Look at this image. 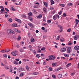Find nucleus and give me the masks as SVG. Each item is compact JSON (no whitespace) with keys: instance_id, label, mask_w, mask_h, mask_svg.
Segmentation results:
<instances>
[{"instance_id":"nucleus-31","label":"nucleus","mask_w":79,"mask_h":79,"mask_svg":"<svg viewBox=\"0 0 79 79\" xmlns=\"http://www.w3.org/2000/svg\"><path fill=\"white\" fill-rule=\"evenodd\" d=\"M52 65L53 66H56V63H53L52 64Z\"/></svg>"},{"instance_id":"nucleus-30","label":"nucleus","mask_w":79,"mask_h":79,"mask_svg":"<svg viewBox=\"0 0 79 79\" xmlns=\"http://www.w3.org/2000/svg\"><path fill=\"white\" fill-rule=\"evenodd\" d=\"M11 9L13 11H15V10H15V9L14 8H13V7H11Z\"/></svg>"},{"instance_id":"nucleus-12","label":"nucleus","mask_w":79,"mask_h":79,"mask_svg":"<svg viewBox=\"0 0 79 79\" xmlns=\"http://www.w3.org/2000/svg\"><path fill=\"white\" fill-rule=\"evenodd\" d=\"M74 40H77V35H76L73 37Z\"/></svg>"},{"instance_id":"nucleus-35","label":"nucleus","mask_w":79,"mask_h":79,"mask_svg":"<svg viewBox=\"0 0 79 79\" xmlns=\"http://www.w3.org/2000/svg\"><path fill=\"white\" fill-rule=\"evenodd\" d=\"M42 17V15L41 14H40L39 16H38V18H41Z\"/></svg>"},{"instance_id":"nucleus-28","label":"nucleus","mask_w":79,"mask_h":79,"mask_svg":"<svg viewBox=\"0 0 79 79\" xmlns=\"http://www.w3.org/2000/svg\"><path fill=\"white\" fill-rule=\"evenodd\" d=\"M31 42H34V38H32L31 40Z\"/></svg>"},{"instance_id":"nucleus-10","label":"nucleus","mask_w":79,"mask_h":79,"mask_svg":"<svg viewBox=\"0 0 79 79\" xmlns=\"http://www.w3.org/2000/svg\"><path fill=\"white\" fill-rule=\"evenodd\" d=\"M43 10L44 11V13H47V8H46L45 7L43 8Z\"/></svg>"},{"instance_id":"nucleus-1","label":"nucleus","mask_w":79,"mask_h":79,"mask_svg":"<svg viewBox=\"0 0 79 79\" xmlns=\"http://www.w3.org/2000/svg\"><path fill=\"white\" fill-rule=\"evenodd\" d=\"M8 33H10V34H13L14 33V31L12 30L11 29H9L7 31Z\"/></svg>"},{"instance_id":"nucleus-43","label":"nucleus","mask_w":79,"mask_h":79,"mask_svg":"<svg viewBox=\"0 0 79 79\" xmlns=\"http://www.w3.org/2000/svg\"><path fill=\"white\" fill-rule=\"evenodd\" d=\"M41 50L44 51L45 50V48L43 47L41 49Z\"/></svg>"},{"instance_id":"nucleus-16","label":"nucleus","mask_w":79,"mask_h":79,"mask_svg":"<svg viewBox=\"0 0 79 79\" xmlns=\"http://www.w3.org/2000/svg\"><path fill=\"white\" fill-rule=\"evenodd\" d=\"M68 6H73V3H68L67 5Z\"/></svg>"},{"instance_id":"nucleus-23","label":"nucleus","mask_w":79,"mask_h":79,"mask_svg":"<svg viewBox=\"0 0 79 79\" xmlns=\"http://www.w3.org/2000/svg\"><path fill=\"white\" fill-rule=\"evenodd\" d=\"M67 16V15H66V13H64L63 14L62 16L63 17H66V16Z\"/></svg>"},{"instance_id":"nucleus-33","label":"nucleus","mask_w":79,"mask_h":79,"mask_svg":"<svg viewBox=\"0 0 79 79\" xmlns=\"http://www.w3.org/2000/svg\"><path fill=\"white\" fill-rule=\"evenodd\" d=\"M22 18H26V16L24 15H22Z\"/></svg>"},{"instance_id":"nucleus-5","label":"nucleus","mask_w":79,"mask_h":79,"mask_svg":"<svg viewBox=\"0 0 79 79\" xmlns=\"http://www.w3.org/2000/svg\"><path fill=\"white\" fill-rule=\"evenodd\" d=\"M75 50H79V46H76L74 48Z\"/></svg>"},{"instance_id":"nucleus-44","label":"nucleus","mask_w":79,"mask_h":79,"mask_svg":"<svg viewBox=\"0 0 79 79\" xmlns=\"http://www.w3.org/2000/svg\"><path fill=\"white\" fill-rule=\"evenodd\" d=\"M5 10L7 12H9V10L7 8H5Z\"/></svg>"},{"instance_id":"nucleus-9","label":"nucleus","mask_w":79,"mask_h":79,"mask_svg":"<svg viewBox=\"0 0 79 79\" xmlns=\"http://www.w3.org/2000/svg\"><path fill=\"white\" fill-rule=\"evenodd\" d=\"M19 51L20 52H24V50L22 48H20L19 49Z\"/></svg>"},{"instance_id":"nucleus-50","label":"nucleus","mask_w":79,"mask_h":79,"mask_svg":"<svg viewBox=\"0 0 79 79\" xmlns=\"http://www.w3.org/2000/svg\"><path fill=\"white\" fill-rule=\"evenodd\" d=\"M0 11H5V10H4V8H2L1 9Z\"/></svg>"},{"instance_id":"nucleus-40","label":"nucleus","mask_w":79,"mask_h":79,"mask_svg":"<svg viewBox=\"0 0 79 79\" xmlns=\"http://www.w3.org/2000/svg\"><path fill=\"white\" fill-rule=\"evenodd\" d=\"M33 74L35 75H37V74H38V73L37 72H34L33 73Z\"/></svg>"},{"instance_id":"nucleus-14","label":"nucleus","mask_w":79,"mask_h":79,"mask_svg":"<svg viewBox=\"0 0 79 79\" xmlns=\"http://www.w3.org/2000/svg\"><path fill=\"white\" fill-rule=\"evenodd\" d=\"M51 58H52V60H55V59L56 58L55 57V56L53 55L51 56Z\"/></svg>"},{"instance_id":"nucleus-51","label":"nucleus","mask_w":79,"mask_h":79,"mask_svg":"<svg viewBox=\"0 0 79 79\" xmlns=\"http://www.w3.org/2000/svg\"><path fill=\"white\" fill-rule=\"evenodd\" d=\"M52 68L50 67L49 68V70H50V71H52Z\"/></svg>"},{"instance_id":"nucleus-48","label":"nucleus","mask_w":79,"mask_h":79,"mask_svg":"<svg viewBox=\"0 0 79 79\" xmlns=\"http://www.w3.org/2000/svg\"><path fill=\"white\" fill-rule=\"evenodd\" d=\"M24 76V74L23 73H21L20 75V76H21V77H22V76Z\"/></svg>"},{"instance_id":"nucleus-57","label":"nucleus","mask_w":79,"mask_h":79,"mask_svg":"<svg viewBox=\"0 0 79 79\" xmlns=\"http://www.w3.org/2000/svg\"><path fill=\"white\" fill-rule=\"evenodd\" d=\"M32 52H33L34 53H36V52H35V50H33Z\"/></svg>"},{"instance_id":"nucleus-2","label":"nucleus","mask_w":79,"mask_h":79,"mask_svg":"<svg viewBox=\"0 0 79 79\" xmlns=\"http://www.w3.org/2000/svg\"><path fill=\"white\" fill-rule=\"evenodd\" d=\"M71 48L70 47H68L67 49L68 53H69L71 52Z\"/></svg>"},{"instance_id":"nucleus-3","label":"nucleus","mask_w":79,"mask_h":79,"mask_svg":"<svg viewBox=\"0 0 79 79\" xmlns=\"http://www.w3.org/2000/svg\"><path fill=\"white\" fill-rule=\"evenodd\" d=\"M57 18H60V16L58 15H55L53 17V19H56Z\"/></svg>"},{"instance_id":"nucleus-63","label":"nucleus","mask_w":79,"mask_h":79,"mask_svg":"<svg viewBox=\"0 0 79 79\" xmlns=\"http://www.w3.org/2000/svg\"><path fill=\"white\" fill-rule=\"evenodd\" d=\"M16 61H19V59H15Z\"/></svg>"},{"instance_id":"nucleus-4","label":"nucleus","mask_w":79,"mask_h":79,"mask_svg":"<svg viewBox=\"0 0 79 79\" xmlns=\"http://www.w3.org/2000/svg\"><path fill=\"white\" fill-rule=\"evenodd\" d=\"M66 50V49L65 48H63L60 49V51L62 52H65Z\"/></svg>"},{"instance_id":"nucleus-34","label":"nucleus","mask_w":79,"mask_h":79,"mask_svg":"<svg viewBox=\"0 0 79 79\" xmlns=\"http://www.w3.org/2000/svg\"><path fill=\"white\" fill-rule=\"evenodd\" d=\"M26 69H27V71H29V66H26Z\"/></svg>"},{"instance_id":"nucleus-25","label":"nucleus","mask_w":79,"mask_h":79,"mask_svg":"<svg viewBox=\"0 0 79 79\" xmlns=\"http://www.w3.org/2000/svg\"><path fill=\"white\" fill-rule=\"evenodd\" d=\"M62 69V68L60 67L57 69L56 70V71H58L59 70H60V69Z\"/></svg>"},{"instance_id":"nucleus-6","label":"nucleus","mask_w":79,"mask_h":79,"mask_svg":"<svg viewBox=\"0 0 79 79\" xmlns=\"http://www.w3.org/2000/svg\"><path fill=\"white\" fill-rule=\"evenodd\" d=\"M28 25H29V26L30 27H31V28H34V25H33V24L29 23H28Z\"/></svg>"},{"instance_id":"nucleus-49","label":"nucleus","mask_w":79,"mask_h":79,"mask_svg":"<svg viewBox=\"0 0 79 79\" xmlns=\"http://www.w3.org/2000/svg\"><path fill=\"white\" fill-rule=\"evenodd\" d=\"M49 60H53L52 59V58L51 57V56H49Z\"/></svg>"},{"instance_id":"nucleus-47","label":"nucleus","mask_w":79,"mask_h":79,"mask_svg":"<svg viewBox=\"0 0 79 79\" xmlns=\"http://www.w3.org/2000/svg\"><path fill=\"white\" fill-rule=\"evenodd\" d=\"M16 47L18 48H19L20 47V46H19V44H17Z\"/></svg>"},{"instance_id":"nucleus-42","label":"nucleus","mask_w":79,"mask_h":79,"mask_svg":"<svg viewBox=\"0 0 79 79\" xmlns=\"http://www.w3.org/2000/svg\"><path fill=\"white\" fill-rule=\"evenodd\" d=\"M51 23V20H48L47 21V23L48 24H49V23Z\"/></svg>"},{"instance_id":"nucleus-62","label":"nucleus","mask_w":79,"mask_h":79,"mask_svg":"<svg viewBox=\"0 0 79 79\" xmlns=\"http://www.w3.org/2000/svg\"><path fill=\"white\" fill-rule=\"evenodd\" d=\"M61 58H62L63 60H66V58L64 57H61Z\"/></svg>"},{"instance_id":"nucleus-53","label":"nucleus","mask_w":79,"mask_h":79,"mask_svg":"<svg viewBox=\"0 0 79 79\" xmlns=\"http://www.w3.org/2000/svg\"><path fill=\"white\" fill-rule=\"evenodd\" d=\"M60 38V36H57V38L56 39L57 40H59Z\"/></svg>"},{"instance_id":"nucleus-41","label":"nucleus","mask_w":79,"mask_h":79,"mask_svg":"<svg viewBox=\"0 0 79 79\" xmlns=\"http://www.w3.org/2000/svg\"><path fill=\"white\" fill-rule=\"evenodd\" d=\"M64 56L65 57H67V58H68V57H69V55H68L67 54H64Z\"/></svg>"},{"instance_id":"nucleus-32","label":"nucleus","mask_w":79,"mask_h":79,"mask_svg":"<svg viewBox=\"0 0 79 79\" xmlns=\"http://www.w3.org/2000/svg\"><path fill=\"white\" fill-rule=\"evenodd\" d=\"M16 21H17V22H18L19 24L21 23V20H16Z\"/></svg>"},{"instance_id":"nucleus-26","label":"nucleus","mask_w":79,"mask_h":79,"mask_svg":"<svg viewBox=\"0 0 79 79\" xmlns=\"http://www.w3.org/2000/svg\"><path fill=\"white\" fill-rule=\"evenodd\" d=\"M3 56L5 58H7V57H8V55H7L6 54H5L3 55Z\"/></svg>"},{"instance_id":"nucleus-29","label":"nucleus","mask_w":79,"mask_h":79,"mask_svg":"<svg viewBox=\"0 0 79 79\" xmlns=\"http://www.w3.org/2000/svg\"><path fill=\"white\" fill-rule=\"evenodd\" d=\"M52 77H53L54 79H56V76H55V75L53 74L52 75Z\"/></svg>"},{"instance_id":"nucleus-24","label":"nucleus","mask_w":79,"mask_h":79,"mask_svg":"<svg viewBox=\"0 0 79 79\" xmlns=\"http://www.w3.org/2000/svg\"><path fill=\"white\" fill-rule=\"evenodd\" d=\"M51 5H53L55 3V2H54V1H53V0H51Z\"/></svg>"},{"instance_id":"nucleus-20","label":"nucleus","mask_w":79,"mask_h":79,"mask_svg":"<svg viewBox=\"0 0 79 79\" xmlns=\"http://www.w3.org/2000/svg\"><path fill=\"white\" fill-rule=\"evenodd\" d=\"M14 64H16V65H18V64H19V63H18V62H17L16 61H15L14 62Z\"/></svg>"},{"instance_id":"nucleus-38","label":"nucleus","mask_w":79,"mask_h":79,"mask_svg":"<svg viewBox=\"0 0 79 79\" xmlns=\"http://www.w3.org/2000/svg\"><path fill=\"white\" fill-rule=\"evenodd\" d=\"M28 19H29V20H33V19H32L31 17H29L28 18Z\"/></svg>"},{"instance_id":"nucleus-39","label":"nucleus","mask_w":79,"mask_h":79,"mask_svg":"<svg viewBox=\"0 0 79 79\" xmlns=\"http://www.w3.org/2000/svg\"><path fill=\"white\" fill-rule=\"evenodd\" d=\"M29 16H32V13L31 12H30V13H29L28 14Z\"/></svg>"},{"instance_id":"nucleus-54","label":"nucleus","mask_w":79,"mask_h":79,"mask_svg":"<svg viewBox=\"0 0 79 79\" xmlns=\"http://www.w3.org/2000/svg\"><path fill=\"white\" fill-rule=\"evenodd\" d=\"M32 12H33V13H34L35 11V9H33L32 10Z\"/></svg>"},{"instance_id":"nucleus-11","label":"nucleus","mask_w":79,"mask_h":79,"mask_svg":"<svg viewBox=\"0 0 79 79\" xmlns=\"http://www.w3.org/2000/svg\"><path fill=\"white\" fill-rule=\"evenodd\" d=\"M73 43H72L71 41H69L68 44V45H71Z\"/></svg>"},{"instance_id":"nucleus-55","label":"nucleus","mask_w":79,"mask_h":79,"mask_svg":"<svg viewBox=\"0 0 79 79\" xmlns=\"http://www.w3.org/2000/svg\"><path fill=\"white\" fill-rule=\"evenodd\" d=\"M17 32H18V33H21V31L19 30L18 29V31H17Z\"/></svg>"},{"instance_id":"nucleus-37","label":"nucleus","mask_w":79,"mask_h":79,"mask_svg":"<svg viewBox=\"0 0 79 79\" xmlns=\"http://www.w3.org/2000/svg\"><path fill=\"white\" fill-rule=\"evenodd\" d=\"M62 13H63V11L61 10L59 13L58 14L59 15H61V14Z\"/></svg>"},{"instance_id":"nucleus-13","label":"nucleus","mask_w":79,"mask_h":79,"mask_svg":"<svg viewBox=\"0 0 79 79\" xmlns=\"http://www.w3.org/2000/svg\"><path fill=\"white\" fill-rule=\"evenodd\" d=\"M27 48H29V50L31 51V50H32V46L31 45H29V46L27 47Z\"/></svg>"},{"instance_id":"nucleus-58","label":"nucleus","mask_w":79,"mask_h":79,"mask_svg":"<svg viewBox=\"0 0 79 79\" xmlns=\"http://www.w3.org/2000/svg\"><path fill=\"white\" fill-rule=\"evenodd\" d=\"M14 31H15V32H17V31H18V29H14Z\"/></svg>"},{"instance_id":"nucleus-15","label":"nucleus","mask_w":79,"mask_h":79,"mask_svg":"<svg viewBox=\"0 0 79 79\" xmlns=\"http://www.w3.org/2000/svg\"><path fill=\"white\" fill-rule=\"evenodd\" d=\"M44 3L45 6L47 7V6H48V4H47V2H44Z\"/></svg>"},{"instance_id":"nucleus-46","label":"nucleus","mask_w":79,"mask_h":79,"mask_svg":"<svg viewBox=\"0 0 79 79\" xmlns=\"http://www.w3.org/2000/svg\"><path fill=\"white\" fill-rule=\"evenodd\" d=\"M67 32H71V28H69V29L67 31Z\"/></svg>"},{"instance_id":"nucleus-52","label":"nucleus","mask_w":79,"mask_h":79,"mask_svg":"<svg viewBox=\"0 0 79 79\" xmlns=\"http://www.w3.org/2000/svg\"><path fill=\"white\" fill-rule=\"evenodd\" d=\"M18 70L19 71V72H20V71H21V68H19L18 69Z\"/></svg>"},{"instance_id":"nucleus-59","label":"nucleus","mask_w":79,"mask_h":79,"mask_svg":"<svg viewBox=\"0 0 79 79\" xmlns=\"http://www.w3.org/2000/svg\"><path fill=\"white\" fill-rule=\"evenodd\" d=\"M1 66H4V64H3L2 62H1Z\"/></svg>"},{"instance_id":"nucleus-27","label":"nucleus","mask_w":79,"mask_h":79,"mask_svg":"<svg viewBox=\"0 0 79 79\" xmlns=\"http://www.w3.org/2000/svg\"><path fill=\"white\" fill-rule=\"evenodd\" d=\"M79 20H76V24L77 25H78L79 23Z\"/></svg>"},{"instance_id":"nucleus-18","label":"nucleus","mask_w":79,"mask_h":79,"mask_svg":"<svg viewBox=\"0 0 79 79\" xmlns=\"http://www.w3.org/2000/svg\"><path fill=\"white\" fill-rule=\"evenodd\" d=\"M4 67L6 69H9V68L8 67V66H6V65H5L4 66Z\"/></svg>"},{"instance_id":"nucleus-19","label":"nucleus","mask_w":79,"mask_h":79,"mask_svg":"<svg viewBox=\"0 0 79 79\" xmlns=\"http://www.w3.org/2000/svg\"><path fill=\"white\" fill-rule=\"evenodd\" d=\"M11 54H12V55H13V56H15L16 55V54L15 53V52H12Z\"/></svg>"},{"instance_id":"nucleus-45","label":"nucleus","mask_w":79,"mask_h":79,"mask_svg":"<svg viewBox=\"0 0 79 79\" xmlns=\"http://www.w3.org/2000/svg\"><path fill=\"white\" fill-rule=\"evenodd\" d=\"M40 55L39 54H37L36 55V57H37V58H40Z\"/></svg>"},{"instance_id":"nucleus-61","label":"nucleus","mask_w":79,"mask_h":79,"mask_svg":"<svg viewBox=\"0 0 79 79\" xmlns=\"http://www.w3.org/2000/svg\"><path fill=\"white\" fill-rule=\"evenodd\" d=\"M41 29L42 30H45V28L44 27H41Z\"/></svg>"},{"instance_id":"nucleus-22","label":"nucleus","mask_w":79,"mask_h":79,"mask_svg":"<svg viewBox=\"0 0 79 79\" xmlns=\"http://www.w3.org/2000/svg\"><path fill=\"white\" fill-rule=\"evenodd\" d=\"M21 36L19 35L17 38V40H21Z\"/></svg>"},{"instance_id":"nucleus-36","label":"nucleus","mask_w":79,"mask_h":79,"mask_svg":"<svg viewBox=\"0 0 79 79\" xmlns=\"http://www.w3.org/2000/svg\"><path fill=\"white\" fill-rule=\"evenodd\" d=\"M1 52H2V53H5V52H6V51H5V50H1Z\"/></svg>"},{"instance_id":"nucleus-8","label":"nucleus","mask_w":79,"mask_h":79,"mask_svg":"<svg viewBox=\"0 0 79 79\" xmlns=\"http://www.w3.org/2000/svg\"><path fill=\"white\" fill-rule=\"evenodd\" d=\"M57 77L58 78L60 79V78H61V77H62V75H61V74H59L58 75Z\"/></svg>"},{"instance_id":"nucleus-60","label":"nucleus","mask_w":79,"mask_h":79,"mask_svg":"<svg viewBox=\"0 0 79 79\" xmlns=\"http://www.w3.org/2000/svg\"><path fill=\"white\" fill-rule=\"evenodd\" d=\"M41 55L42 56H45L44 54H41Z\"/></svg>"},{"instance_id":"nucleus-64","label":"nucleus","mask_w":79,"mask_h":79,"mask_svg":"<svg viewBox=\"0 0 79 79\" xmlns=\"http://www.w3.org/2000/svg\"><path fill=\"white\" fill-rule=\"evenodd\" d=\"M10 72H12L13 71V70L12 69H10Z\"/></svg>"},{"instance_id":"nucleus-7","label":"nucleus","mask_w":79,"mask_h":79,"mask_svg":"<svg viewBox=\"0 0 79 79\" xmlns=\"http://www.w3.org/2000/svg\"><path fill=\"white\" fill-rule=\"evenodd\" d=\"M12 27H18V25L16 23H14L12 24Z\"/></svg>"},{"instance_id":"nucleus-56","label":"nucleus","mask_w":79,"mask_h":79,"mask_svg":"<svg viewBox=\"0 0 79 79\" xmlns=\"http://www.w3.org/2000/svg\"><path fill=\"white\" fill-rule=\"evenodd\" d=\"M38 53H39V52H41V50L40 49H39V50L38 51Z\"/></svg>"},{"instance_id":"nucleus-17","label":"nucleus","mask_w":79,"mask_h":79,"mask_svg":"<svg viewBox=\"0 0 79 79\" xmlns=\"http://www.w3.org/2000/svg\"><path fill=\"white\" fill-rule=\"evenodd\" d=\"M71 63L68 64L66 65V67L67 68H68V67H69V66H71Z\"/></svg>"},{"instance_id":"nucleus-21","label":"nucleus","mask_w":79,"mask_h":79,"mask_svg":"<svg viewBox=\"0 0 79 79\" xmlns=\"http://www.w3.org/2000/svg\"><path fill=\"white\" fill-rule=\"evenodd\" d=\"M60 6H61V7H62L63 8H64V4H61L60 5Z\"/></svg>"}]
</instances>
